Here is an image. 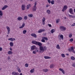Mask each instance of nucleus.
Wrapping results in <instances>:
<instances>
[{"label":"nucleus","mask_w":75,"mask_h":75,"mask_svg":"<svg viewBox=\"0 0 75 75\" xmlns=\"http://www.w3.org/2000/svg\"><path fill=\"white\" fill-rule=\"evenodd\" d=\"M39 49L40 51V52H41L42 53V52H44V51L47 50V49H46V48H45V47H44H44L42 46L39 47Z\"/></svg>","instance_id":"nucleus-1"},{"label":"nucleus","mask_w":75,"mask_h":75,"mask_svg":"<svg viewBox=\"0 0 75 75\" xmlns=\"http://www.w3.org/2000/svg\"><path fill=\"white\" fill-rule=\"evenodd\" d=\"M60 28L61 31H65L66 30V28L64 26H61L60 27Z\"/></svg>","instance_id":"nucleus-2"},{"label":"nucleus","mask_w":75,"mask_h":75,"mask_svg":"<svg viewBox=\"0 0 75 75\" xmlns=\"http://www.w3.org/2000/svg\"><path fill=\"white\" fill-rule=\"evenodd\" d=\"M45 31V29H40L38 31V33H42V32H44V31Z\"/></svg>","instance_id":"nucleus-3"},{"label":"nucleus","mask_w":75,"mask_h":75,"mask_svg":"<svg viewBox=\"0 0 75 75\" xmlns=\"http://www.w3.org/2000/svg\"><path fill=\"white\" fill-rule=\"evenodd\" d=\"M67 8H68V7L67 6H66V5L64 6L63 7V8L62 10V11H64L65 10H66L67 9Z\"/></svg>","instance_id":"nucleus-4"},{"label":"nucleus","mask_w":75,"mask_h":75,"mask_svg":"<svg viewBox=\"0 0 75 75\" xmlns=\"http://www.w3.org/2000/svg\"><path fill=\"white\" fill-rule=\"evenodd\" d=\"M74 47H71L70 49L69 48L68 49V50L69 51V52H71V51H74Z\"/></svg>","instance_id":"nucleus-5"},{"label":"nucleus","mask_w":75,"mask_h":75,"mask_svg":"<svg viewBox=\"0 0 75 75\" xmlns=\"http://www.w3.org/2000/svg\"><path fill=\"white\" fill-rule=\"evenodd\" d=\"M38 42H37L35 40H32V43L33 44H35V45H37V43Z\"/></svg>","instance_id":"nucleus-6"},{"label":"nucleus","mask_w":75,"mask_h":75,"mask_svg":"<svg viewBox=\"0 0 75 75\" xmlns=\"http://www.w3.org/2000/svg\"><path fill=\"white\" fill-rule=\"evenodd\" d=\"M59 39L60 40H61V39L62 40L64 39V36L62 35H61L60 36V37H59Z\"/></svg>","instance_id":"nucleus-7"},{"label":"nucleus","mask_w":75,"mask_h":75,"mask_svg":"<svg viewBox=\"0 0 75 75\" xmlns=\"http://www.w3.org/2000/svg\"><path fill=\"white\" fill-rule=\"evenodd\" d=\"M73 11V10H72V8H70L69 9V12L70 13V14H74V13L72 12V11Z\"/></svg>","instance_id":"nucleus-8"},{"label":"nucleus","mask_w":75,"mask_h":75,"mask_svg":"<svg viewBox=\"0 0 75 75\" xmlns=\"http://www.w3.org/2000/svg\"><path fill=\"white\" fill-rule=\"evenodd\" d=\"M8 40L11 41H15L16 40V39L15 38H10L8 39Z\"/></svg>","instance_id":"nucleus-9"},{"label":"nucleus","mask_w":75,"mask_h":75,"mask_svg":"<svg viewBox=\"0 0 75 75\" xmlns=\"http://www.w3.org/2000/svg\"><path fill=\"white\" fill-rule=\"evenodd\" d=\"M25 6L24 5H22V10H24L25 9Z\"/></svg>","instance_id":"nucleus-10"},{"label":"nucleus","mask_w":75,"mask_h":75,"mask_svg":"<svg viewBox=\"0 0 75 75\" xmlns=\"http://www.w3.org/2000/svg\"><path fill=\"white\" fill-rule=\"evenodd\" d=\"M8 7V6L7 5H4V6L2 8V10H5L6 8H7Z\"/></svg>","instance_id":"nucleus-11"},{"label":"nucleus","mask_w":75,"mask_h":75,"mask_svg":"<svg viewBox=\"0 0 75 75\" xmlns=\"http://www.w3.org/2000/svg\"><path fill=\"white\" fill-rule=\"evenodd\" d=\"M42 43L39 42H38V43L37 44V45H38L40 47H41L42 46Z\"/></svg>","instance_id":"nucleus-12"},{"label":"nucleus","mask_w":75,"mask_h":75,"mask_svg":"<svg viewBox=\"0 0 75 75\" xmlns=\"http://www.w3.org/2000/svg\"><path fill=\"white\" fill-rule=\"evenodd\" d=\"M31 36L32 37H35V38H37V35L35 33H32L31 34Z\"/></svg>","instance_id":"nucleus-13"},{"label":"nucleus","mask_w":75,"mask_h":75,"mask_svg":"<svg viewBox=\"0 0 75 75\" xmlns=\"http://www.w3.org/2000/svg\"><path fill=\"white\" fill-rule=\"evenodd\" d=\"M59 70L60 71H61L63 74H65V71L63 69L60 68L59 69Z\"/></svg>","instance_id":"nucleus-14"},{"label":"nucleus","mask_w":75,"mask_h":75,"mask_svg":"<svg viewBox=\"0 0 75 75\" xmlns=\"http://www.w3.org/2000/svg\"><path fill=\"white\" fill-rule=\"evenodd\" d=\"M35 45H33L31 46V50H34V49H35Z\"/></svg>","instance_id":"nucleus-15"},{"label":"nucleus","mask_w":75,"mask_h":75,"mask_svg":"<svg viewBox=\"0 0 75 75\" xmlns=\"http://www.w3.org/2000/svg\"><path fill=\"white\" fill-rule=\"evenodd\" d=\"M36 9H37V7H36V6H34L33 7V11H36Z\"/></svg>","instance_id":"nucleus-16"},{"label":"nucleus","mask_w":75,"mask_h":75,"mask_svg":"<svg viewBox=\"0 0 75 75\" xmlns=\"http://www.w3.org/2000/svg\"><path fill=\"white\" fill-rule=\"evenodd\" d=\"M25 26V24L23 23V24L21 26L19 27V28L20 29L23 28V27H24Z\"/></svg>","instance_id":"nucleus-17"},{"label":"nucleus","mask_w":75,"mask_h":75,"mask_svg":"<svg viewBox=\"0 0 75 75\" xmlns=\"http://www.w3.org/2000/svg\"><path fill=\"white\" fill-rule=\"evenodd\" d=\"M22 19V17H18L17 18L18 20L19 21H20Z\"/></svg>","instance_id":"nucleus-18"},{"label":"nucleus","mask_w":75,"mask_h":75,"mask_svg":"<svg viewBox=\"0 0 75 75\" xmlns=\"http://www.w3.org/2000/svg\"><path fill=\"white\" fill-rule=\"evenodd\" d=\"M47 12L48 14H51V11L49 9L47 10Z\"/></svg>","instance_id":"nucleus-19"},{"label":"nucleus","mask_w":75,"mask_h":75,"mask_svg":"<svg viewBox=\"0 0 75 75\" xmlns=\"http://www.w3.org/2000/svg\"><path fill=\"white\" fill-rule=\"evenodd\" d=\"M44 58L45 59H51V57L48 56H45Z\"/></svg>","instance_id":"nucleus-20"},{"label":"nucleus","mask_w":75,"mask_h":75,"mask_svg":"<svg viewBox=\"0 0 75 75\" xmlns=\"http://www.w3.org/2000/svg\"><path fill=\"white\" fill-rule=\"evenodd\" d=\"M10 45L11 47H13L14 45V44L12 42H11L10 43Z\"/></svg>","instance_id":"nucleus-21"},{"label":"nucleus","mask_w":75,"mask_h":75,"mask_svg":"<svg viewBox=\"0 0 75 75\" xmlns=\"http://www.w3.org/2000/svg\"><path fill=\"white\" fill-rule=\"evenodd\" d=\"M6 28L8 30V32L9 31H10V28L9 27L7 26Z\"/></svg>","instance_id":"nucleus-22"},{"label":"nucleus","mask_w":75,"mask_h":75,"mask_svg":"<svg viewBox=\"0 0 75 75\" xmlns=\"http://www.w3.org/2000/svg\"><path fill=\"white\" fill-rule=\"evenodd\" d=\"M43 71L45 72H47L48 71V69H43Z\"/></svg>","instance_id":"nucleus-23"},{"label":"nucleus","mask_w":75,"mask_h":75,"mask_svg":"<svg viewBox=\"0 0 75 75\" xmlns=\"http://www.w3.org/2000/svg\"><path fill=\"white\" fill-rule=\"evenodd\" d=\"M26 33H27V30H25L23 31V34H25Z\"/></svg>","instance_id":"nucleus-24"},{"label":"nucleus","mask_w":75,"mask_h":75,"mask_svg":"<svg viewBox=\"0 0 75 75\" xmlns=\"http://www.w3.org/2000/svg\"><path fill=\"white\" fill-rule=\"evenodd\" d=\"M8 54L9 55H11L13 54V52H12L11 51H9L8 52Z\"/></svg>","instance_id":"nucleus-25"},{"label":"nucleus","mask_w":75,"mask_h":75,"mask_svg":"<svg viewBox=\"0 0 75 75\" xmlns=\"http://www.w3.org/2000/svg\"><path fill=\"white\" fill-rule=\"evenodd\" d=\"M34 69H31L30 71V72L31 73H34Z\"/></svg>","instance_id":"nucleus-26"},{"label":"nucleus","mask_w":75,"mask_h":75,"mask_svg":"<svg viewBox=\"0 0 75 75\" xmlns=\"http://www.w3.org/2000/svg\"><path fill=\"white\" fill-rule=\"evenodd\" d=\"M52 4H54V3H55V1L54 0H52L51 2Z\"/></svg>","instance_id":"nucleus-27"},{"label":"nucleus","mask_w":75,"mask_h":75,"mask_svg":"<svg viewBox=\"0 0 75 75\" xmlns=\"http://www.w3.org/2000/svg\"><path fill=\"white\" fill-rule=\"evenodd\" d=\"M17 70L18 71V72H19L20 73V72H21V70H20V69L19 68H18H18L17 69Z\"/></svg>","instance_id":"nucleus-28"},{"label":"nucleus","mask_w":75,"mask_h":75,"mask_svg":"<svg viewBox=\"0 0 75 75\" xmlns=\"http://www.w3.org/2000/svg\"><path fill=\"white\" fill-rule=\"evenodd\" d=\"M28 16L29 17H33V14H29Z\"/></svg>","instance_id":"nucleus-29"},{"label":"nucleus","mask_w":75,"mask_h":75,"mask_svg":"<svg viewBox=\"0 0 75 75\" xmlns=\"http://www.w3.org/2000/svg\"><path fill=\"white\" fill-rule=\"evenodd\" d=\"M54 32H55V29H52V30H51V33H52V34H53V33H54Z\"/></svg>","instance_id":"nucleus-30"},{"label":"nucleus","mask_w":75,"mask_h":75,"mask_svg":"<svg viewBox=\"0 0 75 75\" xmlns=\"http://www.w3.org/2000/svg\"><path fill=\"white\" fill-rule=\"evenodd\" d=\"M71 59H72V60H75V57H74L73 56L71 57Z\"/></svg>","instance_id":"nucleus-31"},{"label":"nucleus","mask_w":75,"mask_h":75,"mask_svg":"<svg viewBox=\"0 0 75 75\" xmlns=\"http://www.w3.org/2000/svg\"><path fill=\"white\" fill-rule=\"evenodd\" d=\"M61 56L62 57H63V58H65V54H61Z\"/></svg>","instance_id":"nucleus-32"},{"label":"nucleus","mask_w":75,"mask_h":75,"mask_svg":"<svg viewBox=\"0 0 75 75\" xmlns=\"http://www.w3.org/2000/svg\"><path fill=\"white\" fill-rule=\"evenodd\" d=\"M57 49H59H59H60V47H59V45H57Z\"/></svg>","instance_id":"nucleus-33"},{"label":"nucleus","mask_w":75,"mask_h":75,"mask_svg":"<svg viewBox=\"0 0 75 75\" xmlns=\"http://www.w3.org/2000/svg\"><path fill=\"white\" fill-rule=\"evenodd\" d=\"M30 6H31L30 4L28 5L27 6V9H29V8H30V7H31Z\"/></svg>","instance_id":"nucleus-34"},{"label":"nucleus","mask_w":75,"mask_h":75,"mask_svg":"<svg viewBox=\"0 0 75 75\" xmlns=\"http://www.w3.org/2000/svg\"><path fill=\"white\" fill-rule=\"evenodd\" d=\"M24 19L25 20H27V16H25L24 17Z\"/></svg>","instance_id":"nucleus-35"},{"label":"nucleus","mask_w":75,"mask_h":75,"mask_svg":"<svg viewBox=\"0 0 75 75\" xmlns=\"http://www.w3.org/2000/svg\"><path fill=\"white\" fill-rule=\"evenodd\" d=\"M3 14V12L0 11V16H2Z\"/></svg>","instance_id":"nucleus-36"},{"label":"nucleus","mask_w":75,"mask_h":75,"mask_svg":"<svg viewBox=\"0 0 75 75\" xmlns=\"http://www.w3.org/2000/svg\"><path fill=\"white\" fill-rule=\"evenodd\" d=\"M43 38L45 40H46V41H47V40H48V38H47L45 37H43Z\"/></svg>","instance_id":"nucleus-37"},{"label":"nucleus","mask_w":75,"mask_h":75,"mask_svg":"<svg viewBox=\"0 0 75 75\" xmlns=\"http://www.w3.org/2000/svg\"><path fill=\"white\" fill-rule=\"evenodd\" d=\"M50 68H54V65L53 64H52L50 65Z\"/></svg>","instance_id":"nucleus-38"},{"label":"nucleus","mask_w":75,"mask_h":75,"mask_svg":"<svg viewBox=\"0 0 75 75\" xmlns=\"http://www.w3.org/2000/svg\"><path fill=\"white\" fill-rule=\"evenodd\" d=\"M69 41H70V42H72V41H74V39H73V38L69 40Z\"/></svg>","instance_id":"nucleus-39"},{"label":"nucleus","mask_w":75,"mask_h":75,"mask_svg":"<svg viewBox=\"0 0 75 75\" xmlns=\"http://www.w3.org/2000/svg\"><path fill=\"white\" fill-rule=\"evenodd\" d=\"M42 42H45V40L44 39H42L41 40Z\"/></svg>","instance_id":"nucleus-40"},{"label":"nucleus","mask_w":75,"mask_h":75,"mask_svg":"<svg viewBox=\"0 0 75 75\" xmlns=\"http://www.w3.org/2000/svg\"><path fill=\"white\" fill-rule=\"evenodd\" d=\"M59 19H57L56 20V23H59Z\"/></svg>","instance_id":"nucleus-41"},{"label":"nucleus","mask_w":75,"mask_h":75,"mask_svg":"<svg viewBox=\"0 0 75 75\" xmlns=\"http://www.w3.org/2000/svg\"><path fill=\"white\" fill-rule=\"evenodd\" d=\"M25 67H28V64H26L25 65Z\"/></svg>","instance_id":"nucleus-42"},{"label":"nucleus","mask_w":75,"mask_h":75,"mask_svg":"<svg viewBox=\"0 0 75 75\" xmlns=\"http://www.w3.org/2000/svg\"><path fill=\"white\" fill-rule=\"evenodd\" d=\"M45 18H43L42 20V21L45 22Z\"/></svg>","instance_id":"nucleus-43"},{"label":"nucleus","mask_w":75,"mask_h":75,"mask_svg":"<svg viewBox=\"0 0 75 75\" xmlns=\"http://www.w3.org/2000/svg\"><path fill=\"white\" fill-rule=\"evenodd\" d=\"M75 23H74L72 25H71V27H74V26H75Z\"/></svg>","instance_id":"nucleus-44"},{"label":"nucleus","mask_w":75,"mask_h":75,"mask_svg":"<svg viewBox=\"0 0 75 75\" xmlns=\"http://www.w3.org/2000/svg\"><path fill=\"white\" fill-rule=\"evenodd\" d=\"M47 1L50 4L51 3V0H47Z\"/></svg>","instance_id":"nucleus-45"},{"label":"nucleus","mask_w":75,"mask_h":75,"mask_svg":"<svg viewBox=\"0 0 75 75\" xmlns=\"http://www.w3.org/2000/svg\"><path fill=\"white\" fill-rule=\"evenodd\" d=\"M35 52H38V50H37V48H36L35 49Z\"/></svg>","instance_id":"nucleus-46"},{"label":"nucleus","mask_w":75,"mask_h":75,"mask_svg":"<svg viewBox=\"0 0 75 75\" xmlns=\"http://www.w3.org/2000/svg\"><path fill=\"white\" fill-rule=\"evenodd\" d=\"M72 36V34H70L69 35V37H70V38H71V37Z\"/></svg>","instance_id":"nucleus-47"},{"label":"nucleus","mask_w":75,"mask_h":75,"mask_svg":"<svg viewBox=\"0 0 75 75\" xmlns=\"http://www.w3.org/2000/svg\"><path fill=\"white\" fill-rule=\"evenodd\" d=\"M73 67H75V63H73L72 64Z\"/></svg>","instance_id":"nucleus-48"},{"label":"nucleus","mask_w":75,"mask_h":75,"mask_svg":"<svg viewBox=\"0 0 75 75\" xmlns=\"http://www.w3.org/2000/svg\"><path fill=\"white\" fill-rule=\"evenodd\" d=\"M33 54H36V52H35V51H33Z\"/></svg>","instance_id":"nucleus-49"},{"label":"nucleus","mask_w":75,"mask_h":75,"mask_svg":"<svg viewBox=\"0 0 75 75\" xmlns=\"http://www.w3.org/2000/svg\"><path fill=\"white\" fill-rule=\"evenodd\" d=\"M69 16L70 17H71L72 18V15H69Z\"/></svg>","instance_id":"nucleus-50"},{"label":"nucleus","mask_w":75,"mask_h":75,"mask_svg":"<svg viewBox=\"0 0 75 75\" xmlns=\"http://www.w3.org/2000/svg\"><path fill=\"white\" fill-rule=\"evenodd\" d=\"M3 50V49L2 47H0V51H1Z\"/></svg>","instance_id":"nucleus-51"},{"label":"nucleus","mask_w":75,"mask_h":75,"mask_svg":"<svg viewBox=\"0 0 75 75\" xmlns=\"http://www.w3.org/2000/svg\"><path fill=\"white\" fill-rule=\"evenodd\" d=\"M48 26H49V27H51V25L50 24H48Z\"/></svg>","instance_id":"nucleus-52"},{"label":"nucleus","mask_w":75,"mask_h":75,"mask_svg":"<svg viewBox=\"0 0 75 75\" xmlns=\"http://www.w3.org/2000/svg\"><path fill=\"white\" fill-rule=\"evenodd\" d=\"M37 3L36 2H35V5L34 6H36V5H37Z\"/></svg>","instance_id":"nucleus-53"},{"label":"nucleus","mask_w":75,"mask_h":75,"mask_svg":"<svg viewBox=\"0 0 75 75\" xmlns=\"http://www.w3.org/2000/svg\"><path fill=\"white\" fill-rule=\"evenodd\" d=\"M42 24H43V25H44V24H45V22L43 21H42Z\"/></svg>","instance_id":"nucleus-54"},{"label":"nucleus","mask_w":75,"mask_h":75,"mask_svg":"<svg viewBox=\"0 0 75 75\" xmlns=\"http://www.w3.org/2000/svg\"><path fill=\"white\" fill-rule=\"evenodd\" d=\"M72 52H73V53H74V54H75V51H74V50H73Z\"/></svg>","instance_id":"nucleus-55"},{"label":"nucleus","mask_w":75,"mask_h":75,"mask_svg":"<svg viewBox=\"0 0 75 75\" xmlns=\"http://www.w3.org/2000/svg\"><path fill=\"white\" fill-rule=\"evenodd\" d=\"M49 7V5H46V7Z\"/></svg>","instance_id":"nucleus-56"},{"label":"nucleus","mask_w":75,"mask_h":75,"mask_svg":"<svg viewBox=\"0 0 75 75\" xmlns=\"http://www.w3.org/2000/svg\"><path fill=\"white\" fill-rule=\"evenodd\" d=\"M10 31L8 32V33H7V34H10Z\"/></svg>","instance_id":"nucleus-57"},{"label":"nucleus","mask_w":75,"mask_h":75,"mask_svg":"<svg viewBox=\"0 0 75 75\" xmlns=\"http://www.w3.org/2000/svg\"><path fill=\"white\" fill-rule=\"evenodd\" d=\"M10 50H11V51L12 50V48H11V47H10Z\"/></svg>","instance_id":"nucleus-58"},{"label":"nucleus","mask_w":75,"mask_h":75,"mask_svg":"<svg viewBox=\"0 0 75 75\" xmlns=\"http://www.w3.org/2000/svg\"><path fill=\"white\" fill-rule=\"evenodd\" d=\"M72 18H75V16H72Z\"/></svg>","instance_id":"nucleus-59"},{"label":"nucleus","mask_w":75,"mask_h":75,"mask_svg":"<svg viewBox=\"0 0 75 75\" xmlns=\"http://www.w3.org/2000/svg\"><path fill=\"white\" fill-rule=\"evenodd\" d=\"M22 75V73L20 74V75Z\"/></svg>","instance_id":"nucleus-60"},{"label":"nucleus","mask_w":75,"mask_h":75,"mask_svg":"<svg viewBox=\"0 0 75 75\" xmlns=\"http://www.w3.org/2000/svg\"><path fill=\"white\" fill-rule=\"evenodd\" d=\"M66 55H67L68 56V55H69V54H66Z\"/></svg>","instance_id":"nucleus-61"},{"label":"nucleus","mask_w":75,"mask_h":75,"mask_svg":"<svg viewBox=\"0 0 75 75\" xmlns=\"http://www.w3.org/2000/svg\"><path fill=\"white\" fill-rule=\"evenodd\" d=\"M6 37H8V35H7L6 36Z\"/></svg>","instance_id":"nucleus-62"},{"label":"nucleus","mask_w":75,"mask_h":75,"mask_svg":"<svg viewBox=\"0 0 75 75\" xmlns=\"http://www.w3.org/2000/svg\"><path fill=\"white\" fill-rule=\"evenodd\" d=\"M31 1H33V0H30Z\"/></svg>","instance_id":"nucleus-63"},{"label":"nucleus","mask_w":75,"mask_h":75,"mask_svg":"<svg viewBox=\"0 0 75 75\" xmlns=\"http://www.w3.org/2000/svg\"><path fill=\"white\" fill-rule=\"evenodd\" d=\"M1 69H0V71H1Z\"/></svg>","instance_id":"nucleus-64"}]
</instances>
